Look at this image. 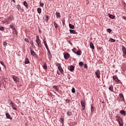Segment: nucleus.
Instances as JSON below:
<instances>
[{
    "label": "nucleus",
    "mask_w": 126,
    "mask_h": 126,
    "mask_svg": "<svg viewBox=\"0 0 126 126\" xmlns=\"http://www.w3.org/2000/svg\"><path fill=\"white\" fill-rule=\"evenodd\" d=\"M12 20H14V17H13V15H11L7 19H5V21H4V22L3 23H7V24H8L9 22H11Z\"/></svg>",
    "instance_id": "f257e3e1"
},
{
    "label": "nucleus",
    "mask_w": 126,
    "mask_h": 126,
    "mask_svg": "<svg viewBox=\"0 0 126 126\" xmlns=\"http://www.w3.org/2000/svg\"><path fill=\"white\" fill-rule=\"evenodd\" d=\"M9 28H10V29H12L13 34H15V35H16V36H17V31H16V29H15L13 23H12L11 25H9Z\"/></svg>",
    "instance_id": "f03ea898"
},
{
    "label": "nucleus",
    "mask_w": 126,
    "mask_h": 126,
    "mask_svg": "<svg viewBox=\"0 0 126 126\" xmlns=\"http://www.w3.org/2000/svg\"><path fill=\"white\" fill-rule=\"evenodd\" d=\"M55 64H56V66L58 67V69L60 71L61 73L63 74V69L62 67V64L60 63H56Z\"/></svg>",
    "instance_id": "7ed1b4c3"
},
{
    "label": "nucleus",
    "mask_w": 126,
    "mask_h": 126,
    "mask_svg": "<svg viewBox=\"0 0 126 126\" xmlns=\"http://www.w3.org/2000/svg\"><path fill=\"white\" fill-rule=\"evenodd\" d=\"M10 105L13 110H15V111H17V108L15 107V106H16L14 103H13V102L12 101L10 100Z\"/></svg>",
    "instance_id": "20e7f679"
},
{
    "label": "nucleus",
    "mask_w": 126,
    "mask_h": 126,
    "mask_svg": "<svg viewBox=\"0 0 126 126\" xmlns=\"http://www.w3.org/2000/svg\"><path fill=\"white\" fill-rule=\"evenodd\" d=\"M16 8H17L18 11H20V12H24V9L22 8L20 5H17Z\"/></svg>",
    "instance_id": "39448f33"
},
{
    "label": "nucleus",
    "mask_w": 126,
    "mask_h": 126,
    "mask_svg": "<svg viewBox=\"0 0 126 126\" xmlns=\"http://www.w3.org/2000/svg\"><path fill=\"white\" fill-rule=\"evenodd\" d=\"M12 77L15 82H19V78H18V77H17L15 75H12Z\"/></svg>",
    "instance_id": "423d86ee"
},
{
    "label": "nucleus",
    "mask_w": 126,
    "mask_h": 126,
    "mask_svg": "<svg viewBox=\"0 0 126 126\" xmlns=\"http://www.w3.org/2000/svg\"><path fill=\"white\" fill-rule=\"evenodd\" d=\"M81 104L82 107V110H83V111H84V110H85V102L84 101H81Z\"/></svg>",
    "instance_id": "0eeeda50"
},
{
    "label": "nucleus",
    "mask_w": 126,
    "mask_h": 126,
    "mask_svg": "<svg viewBox=\"0 0 126 126\" xmlns=\"http://www.w3.org/2000/svg\"><path fill=\"white\" fill-rule=\"evenodd\" d=\"M95 74L97 78H100V70H96L95 72Z\"/></svg>",
    "instance_id": "6e6552de"
},
{
    "label": "nucleus",
    "mask_w": 126,
    "mask_h": 126,
    "mask_svg": "<svg viewBox=\"0 0 126 126\" xmlns=\"http://www.w3.org/2000/svg\"><path fill=\"white\" fill-rule=\"evenodd\" d=\"M69 54L66 53L65 54H64V58L65 59V60H68V59H69Z\"/></svg>",
    "instance_id": "1a4fd4ad"
},
{
    "label": "nucleus",
    "mask_w": 126,
    "mask_h": 126,
    "mask_svg": "<svg viewBox=\"0 0 126 126\" xmlns=\"http://www.w3.org/2000/svg\"><path fill=\"white\" fill-rule=\"evenodd\" d=\"M122 50L123 54H124V55H126V48L125 47V46L122 45Z\"/></svg>",
    "instance_id": "9d476101"
},
{
    "label": "nucleus",
    "mask_w": 126,
    "mask_h": 126,
    "mask_svg": "<svg viewBox=\"0 0 126 126\" xmlns=\"http://www.w3.org/2000/svg\"><path fill=\"white\" fill-rule=\"evenodd\" d=\"M5 115H6V119H9L11 121V120H12V117H11V116H10V114H8V113H6Z\"/></svg>",
    "instance_id": "9b49d317"
},
{
    "label": "nucleus",
    "mask_w": 126,
    "mask_h": 126,
    "mask_svg": "<svg viewBox=\"0 0 126 126\" xmlns=\"http://www.w3.org/2000/svg\"><path fill=\"white\" fill-rule=\"evenodd\" d=\"M72 51L73 52H74V54H76V55H77V56H81V51L80 50H78L76 52H74L73 51V49L72 50Z\"/></svg>",
    "instance_id": "f8f14e48"
},
{
    "label": "nucleus",
    "mask_w": 126,
    "mask_h": 126,
    "mask_svg": "<svg viewBox=\"0 0 126 126\" xmlns=\"http://www.w3.org/2000/svg\"><path fill=\"white\" fill-rule=\"evenodd\" d=\"M90 47L91 49H92V50H94L95 49L94 44H93V43H92V42H91L90 43Z\"/></svg>",
    "instance_id": "ddd939ff"
},
{
    "label": "nucleus",
    "mask_w": 126,
    "mask_h": 126,
    "mask_svg": "<svg viewBox=\"0 0 126 126\" xmlns=\"http://www.w3.org/2000/svg\"><path fill=\"white\" fill-rule=\"evenodd\" d=\"M43 43H44V45L45 46L46 49H49V47H48V44H47V41H46L45 40V39H44L43 40Z\"/></svg>",
    "instance_id": "4468645a"
},
{
    "label": "nucleus",
    "mask_w": 126,
    "mask_h": 126,
    "mask_svg": "<svg viewBox=\"0 0 126 126\" xmlns=\"http://www.w3.org/2000/svg\"><path fill=\"white\" fill-rule=\"evenodd\" d=\"M69 67L70 69H69V70H70V71H73L75 67L74 66V65H71L69 66Z\"/></svg>",
    "instance_id": "2eb2a0df"
},
{
    "label": "nucleus",
    "mask_w": 126,
    "mask_h": 126,
    "mask_svg": "<svg viewBox=\"0 0 126 126\" xmlns=\"http://www.w3.org/2000/svg\"><path fill=\"white\" fill-rule=\"evenodd\" d=\"M119 97H120V98L122 100V101H125V97H124V94H120Z\"/></svg>",
    "instance_id": "dca6fc26"
},
{
    "label": "nucleus",
    "mask_w": 126,
    "mask_h": 126,
    "mask_svg": "<svg viewBox=\"0 0 126 126\" xmlns=\"http://www.w3.org/2000/svg\"><path fill=\"white\" fill-rule=\"evenodd\" d=\"M69 32L70 34H77V32L74 30H69Z\"/></svg>",
    "instance_id": "f3484780"
},
{
    "label": "nucleus",
    "mask_w": 126,
    "mask_h": 126,
    "mask_svg": "<svg viewBox=\"0 0 126 126\" xmlns=\"http://www.w3.org/2000/svg\"><path fill=\"white\" fill-rule=\"evenodd\" d=\"M120 114H121V115H122L123 116H126V111L125 110H121L120 111Z\"/></svg>",
    "instance_id": "a211bd4d"
},
{
    "label": "nucleus",
    "mask_w": 126,
    "mask_h": 126,
    "mask_svg": "<svg viewBox=\"0 0 126 126\" xmlns=\"http://www.w3.org/2000/svg\"><path fill=\"white\" fill-rule=\"evenodd\" d=\"M108 16H109V18H111V19H115V15H113L109 13Z\"/></svg>",
    "instance_id": "6ab92c4d"
},
{
    "label": "nucleus",
    "mask_w": 126,
    "mask_h": 126,
    "mask_svg": "<svg viewBox=\"0 0 126 126\" xmlns=\"http://www.w3.org/2000/svg\"><path fill=\"white\" fill-rule=\"evenodd\" d=\"M25 64H28V63H30V61H29V59L28 58H26L25 59Z\"/></svg>",
    "instance_id": "aec40b11"
},
{
    "label": "nucleus",
    "mask_w": 126,
    "mask_h": 126,
    "mask_svg": "<svg viewBox=\"0 0 126 126\" xmlns=\"http://www.w3.org/2000/svg\"><path fill=\"white\" fill-rule=\"evenodd\" d=\"M117 121L118 123H119V122H123V118L121 117V116H118L117 117Z\"/></svg>",
    "instance_id": "412c9836"
},
{
    "label": "nucleus",
    "mask_w": 126,
    "mask_h": 126,
    "mask_svg": "<svg viewBox=\"0 0 126 126\" xmlns=\"http://www.w3.org/2000/svg\"><path fill=\"white\" fill-rule=\"evenodd\" d=\"M113 89H114V87L113 86V85H111L109 88V90H110V91H112V92H114Z\"/></svg>",
    "instance_id": "4be33fe9"
},
{
    "label": "nucleus",
    "mask_w": 126,
    "mask_h": 126,
    "mask_svg": "<svg viewBox=\"0 0 126 126\" xmlns=\"http://www.w3.org/2000/svg\"><path fill=\"white\" fill-rule=\"evenodd\" d=\"M23 4L25 6H26V8H28V3H27V2H26V1H24L23 2Z\"/></svg>",
    "instance_id": "5701e85b"
},
{
    "label": "nucleus",
    "mask_w": 126,
    "mask_h": 126,
    "mask_svg": "<svg viewBox=\"0 0 126 126\" xmlns=\"http://www.w3.org/2000/svg\"><path fill=\"white\" fill-rule=\"evenodd\" d=\"M69 27L70 29H74V25L71 24H69Z\"/></svg>",
    "instance_id": "b1692460"
},
{
    "label": "nucleus",
    "mask_w": 126,
    "mask_h": 126,
    "mask_svg": "<svg viewBox=\"0 0 126 126\" xmlns=\"http://www.w3.org/2000/svg\"><path fill=\"white\" fill-rule=\"evenodd\" d=\"M36 42L37 43V46H38V47H42V44H41V40L36 41Z\"/></svg>",
    "instance_id": "393cba45"
},
{
    "label": "nucleus",
    "mask_w": 126,
    "mask_h": 126,
    "mask_svg": "<svg viewBox=\"0 0 126 126\" xmlns=\"http://www.w3.org/2000/svg\"><path fill=\"white\" fill-rule=\"evenodd\" d=\"M31 54L32 56H36V53H35L34 51L32 50V49H31Z\"/></svg>",
    "instance_id": "a878e982"
},
{
    "label": "nucleus",
    "mask_w": 126,
    "mask_h": 126,
    "mask_svg": "<svg viewBox=\"0 0 126 126\" xmlns=\"http://www.w3.org/2000/svg\"><path fill=\"white\" fill-rule=\"evenodd\" d=\"M112 78L114 80H115V81H117V79H118V78L117 75H115L113 76Z\"/></svg>",
    "instance_id": "bb28decb"
},
{
    "label": "nucleus",
    "mask_w": 126,
    "mask_h": 126,
    "mask_svg": "<svg viewBox=\"0 0 126 126\" xmlns=\"http://www.w3.org/2000/svg\"><path fill=\"white\" fill-rule=\"evenodd\" d=\"M43 68H44V69H48V67L47 66V63H44Z\"/></svg>",
    "instance_id": "cd10ccee"
},
{
    "label": "nucleus",
    "mask_w": 126,
    "mask_h": 126,
    "mask_svg": "<svg viewBox=\"0 0 126 126\" xmlns=\"http://www.w3.org/2000/svg\"><path fill=\"white\" fill-rule=\"evenodd\" d=\"M56 17H57V18H61V13L57 12H56Z\"/></svg>",
    "instance_id": "c85d7f7f"
},
{
    "label": "nucleus",
    "mask_w": 126,
    "mask_h": 126,
    "mask_svg": "<svg viewBox=\"0 0 126 126\" xmlns=\"http://www.w3.org/2000/svg\"><path fill=\"white\" fill-rule=\"evenodd\" d=\"M37 11L39 14H41V12H42V9L41 8H38Z\"/></svg>",
    "instance_id": "c756f323"
},
{
    "label": "nucleus",
    "mask_w": 126,
    "mask_h": 126,
    "mask_svg": "<svg viewBox=\"0 0 126 126\" xmlns=\"http://www.w3.org/2000/svg\"><path fill=\"white\" fill-rule=\"evenodd\" d=\"M94 110H95V107L94 106H91V113H93L94 112Z\"/></svg>",
    "instance_id": "7c9ffc66"
},
{
    "label": "nucleus",
    "mask_w": 126,
    "mask_h": 126,
    "mask_svg": "<svg viewBox=\"0 0 126 126\" xmlns=\"http://www.w3.org/2000/svg\"><path fill=\"white\" fill-rule=\"evenodd\" d=\"M60 121H61V123H62V125H64V119L63 118H60Z\"/></svg>",
    "instance_id": "2f4dec72"
},
{
    "label": "nucleus",
    "mask_w": 126,
    "mask_h": 126,
    "mask_svg": "<svg viewBox=\"0 0 126 126\" xmlns=\"http://www.w3.org/2000/svg\"><path fill=\"white\" fill-rule=\"evenodd\" d=\"M67 116H70V117H71V116L72 115V113H71V112L68 111L67 113Z\"/></svg>",
    "instance_id": "473e14b6"
},
{
    "label": "nucleus",
    "mask_w": 126,
    "mask_h": 126,
    "mask_svg": "<svg viewBox=\"0 0 126 126\" xmlns=\"http://www.w3.org/2000/svg\"><path fill=\"white\" fill-rule=\"evenodd\" d=\"M118 123H119V126H124V122H123V121L119 122Z\"/></svg>",
    "instance_id": "72a5a7b5"
},
{
    "label": "nucleus",
    "mask_w": 126,
    "mask_h": 126,
    "mask_svg": "<svg viewBox=\"0 0 126 126\" xmlns=\"http://www.w3.org/2000/svg\"><path fill=\"white\" fill-rule=\"evenodd\" d=\"M47 50L48 56H52V54H51V52L50 51V49L49 48L46 49Z\"/></svg>",
    "instance_id": "f704fd0d"
},
{
    "label": "nucleus",
    "mask_w": 126,
    "mask_h": 126,
    "mask_svg": "<svg viewBox=\"0 0 126 126\" xmlns=\"http://www.w3.org/2000/svg\"><path fill=\"white\" fill-rule=\"evenodd\" d=\"M109 41L112 43H114V42H116V39H114V38H110Z\"/></svg>",
    "instance_id": "c9c22d12"
},
{
    "label": "nucleus",
    "mask_w": 126,
    "mask_h": 126,
    "mask_svg": "<svg viewBox=\"0 0 126 126\" xmlns=\"http://www.w3.org/2000/svg\"><path fill=\"white\" fill-rule=\"evenodd\" d=\"M0 31H4V27L0 26Z\"/></svg>",
    "instance_id": "e433bc0d"
},
{
    "label": "nucleus",
    "mask_w": 126,
    "mask_h": 126,
    "mask_svg": "<svg viewBox=\"0 0 126 126\" xmlns=\"http://www.w3.org/2000/svg\"><path fill=\"white\" fill-rule=\"evenodd\" d=\"M112 29H107V32H108V33H111L112 32Z\"/></svg>",
    "instance_id": "4c0bfd02"
},
{
    "label": "nucleus",
    "mask_w": 126,
    "mask_h": 126,
    "mask_svg": "<svg viewBox=\"0 0 126 126\" xmlns=\"http://www.w3.org/2000/svg\"><path fill=\"white\" fill-rule=\"evenodd\" d=\"M54 24L55 28H58V24L56 22H54Z\"/></svg>",
    "instance_id": "58836bf2"
},
{
    "label": "nucleus",
    "mask_w": 126,
    "mask_h": 126,
    "mask_svg": "<svg viewBox=\"0 0 126 126\" xmlns=\"http://www.w3.org/2000/svg\"><path fill=\"white\" fill-rule=\"evenodd\" d=\"M72 93H75V89L74 87H72L71 90Z\"/></svg>",
    "instance_id": "ea45409f"
},
{
    "label": "nucleus",
    "mask_w": 126,
    "mask_h": 126,
    "mask_svg": "<svg viewBox=\"0 0 126 126\" xmlns=\"http://www.w3.org/2000/svg\"><path fill=\"white\" fill-rule=\"evenodd\" d=\"M39 41H40V38H39V36H36V42H38Z\"/></svg>",
    "instance_id": "a19ab883"
},
{
    "label": "nucleus",
    "mask_w": 126,
    "mask_h": 126,
    "mask_svg": "<svg viewBox=\"0 0 126 126\" xmlns=\"http://www.w3.org/2000/svg\"><path fill=\"white\" fill-rule=\"evenodd\" d=\"M79 65H80V66H82V65H83V62H79Z\"/></svg>",
    "instance_id": "79ce46f5"
},
{
    "label": "nucleus",
    "mask_w": 126,
    "mask_h": 126,
    "mask_svg": "<svg viewBox=\"0 0 126 126\" xmlns=\"http://www.w3.org/2000/svg\"><path fill=\"white\" fill-rule=\"evenodd\" d=\"M3 45L4 47H6V45H7V43H6V42H5V41H4L3 42Z\"/></svg>",
    "instance_id": "37998d69"
},
{
    "label": "nucleus",
    "mask_w": 126,
    "mask_h": 126,
    "mask_svg": "<svg viewBox=\"0 0 126 126\" xmlns=\"http://www.w3.org/2000/svg\"><path fill=\"white\" fill-rule=\"evenodd\" d=\"M45 17L46 18V22H47L48 21H49V16L46 15Z\"/></svg>",
    "instance_id": "c03bdc74"
},
{
    "label": "nucleus",
    "mask_w": 126,
    "mask_h": 126,
    "mask_svg": "<svg viewBox=\"0 0 126 126\" xmlns=\"http://www.w3.org/2000/svg\"><path fill=\"white\" fill-rule=\"evenodd\" d=\"M25 41L28 43H29V39H28V38H25Z\"/></svg>",
    "instance_id": "a18cd8bd"
},
{
    "label": "nucleus",
    "mask_w": 126,
    "mask_h": 126,
    "mask_svg": "<svg viewBox=\"0 0 126 126\" xmlns=\"http://www.w3.org/2000/svg\"><path fill=\"white\" fill-rule=\"evenodd\" d=\"M0 63L2 65H4V63L2 61H0Z\"/></svg>",
    "instance_id": "49530a36"
},
{
    "label": "nucleus",
    "mask_w": 126,
    "mask_h": 126,
    "mask_svg": "<svg viewBox=\"0 0 126 126\" xmlns=\"http://www.w3.org/2000/svg\"><path fill=\"white\" fill-rule=\"evenodd\" d=\"M40 6H41V7H43V6H44V3H40Z\"/></svg>",
    "instance_id": "de8ad7c7"
},
{
    "label": "nucleus",
    "mask_w": 126,
    "mask_h": 126,
    "mask_svg": "<svg viewBox=\"0 0 126 126\" xmlns=\"http://www.w3.org/2000/svg\"><path fill=\"white\" fill-rule=\"evenodd\" d=\"M84 68H88V66L87 65V64H85Z\"/></svg>",
    "instance_id": "09e8293b"
},
{
    "label": "nucleus",
    "mask_w": 126,
    "mask_h": 126,
    "mask_svg": "<svg viewBox=\"0 0 126 126\" xmlns=\"http://www.w3.org/2000/svg\"><path fill=\"white\" fill-rule=\"evenodd\" d=\"M69 101H70V100L68 99H66L65 100V102H67V103H69Z\"/></svg>",
    "instance_id": "8fccbe9b"
},
{
    "label": "nucleus",
    "mask_w": 126,
    "mask_h": 126,
    "mask_svg": "<svg viewBox=\"0 0 126 126\" xmlns=\"http://www.w3.org/2000/svg\"><path fill=\"white\" fill-rule=\"evenodd\" d=\"M122 18H123V19H124V20H126V16H123Z\"/></svg>",
    "instance_id": "3c124183"
},
{
    "label": "nucleus",
    "mask_w": 126,
    "mask_h": 126,
    "mask_svg": "<svg viewBox=\"0 0 126 126\" xmlns=\"http://www.w3.org/2000/svg\"><path fill=\"white\" fill-rule=\"evenodd\" d=\"M69 44H70V45H71V46H72L73 44H72V43H71V42L70 41H69Z\"/></svg>",
    "instance_id": "603ef678"
},
{
    "label": "nucleus",
    "mask_w": 126,
    "mask_h": 126,
    "mask_svg": "<svg viewBox=\"0 0 126 126\" xmlns=\"http://www.w3.org/2000/svg\"><path fill=\"white\" fill-rule=\"evenodd\" d=\"M116 81V82H120V80H119V78H118V79H116V81Z\"/></svg>",
    "instance_id": "864d4df0"
},
{
    "label": "nucleus",
    "mask_w": 126,
    "mask_h": 126,
    "mask_svg": "<svg viewBox=\"0 0 126 126\" xmlns=\"http://www.w3.org/2000/svg\"><path fill=\"white\" fill-rule=\"evenodd\" d=\"M32 46L33 47L34 46V44L33 43V42L31 43Z\"/></svg>",
    "instance_id": "5fc2aeb1"
},
{
    "label": "nucleus",
    "mask_w": 126,
    "mask_h": 126,
    "mask_svg": "<svg viewBox=\"0 0 126 126\" xmlns=\"http://www.w3.org/2000/svg\"><path fill=\"white\" fill-rule=\"evenodd\" d=\"M12 1H13V3H15V2H16L15 0H12Z\"/></svg>",
    "instance_id": "6e6d98bb"
},
{
    "label": "nucleus",
    "mask_w": 126,
    "mask_h": 126,
    "mask_svg": "<svg viewBox=\"0 0 126 126\" xmlns=\"http://www.w3.org/2000/svg\"><path fill=\"white\" fill-rule=\"evenodd\" d=\"M3 66L4 67V68H6V66H5V65H4H4H3Z\"/></svg>",
    "instance_id": "4d7b16f0"
},
{
    "label": "nucleus",
    "mask_w": 126,
    "mask_h": 126,
    "mask_svg": "<svg viewBox=\"0 0 126 126\" xmlns=\"http://www.w3.org/2000/svg\"><path fill=\"white\" fill-rule=\"evenodd\" d=\"M39 33H41V32H42L41 31V30H40V29H39Z\"/></svg>",
    "instance_id": "13d9d810"
},
{
    "label": "nucleus",
    "mask_w": 126,
    "mask_h": 126,
    "mask_svg": "<svg viewBox=\"0 0 126 126\" xmlns=\"http://www.w3.org/2000/svg\"><path fill=\"white\" fill-rule=\"evenodd\" d=\"M1 87V83H0V88Z\"/></svg>",
    "instance_id": "bf43d9fd"
},
{
    "label": "nucleus",
    "mask_w": 126,
    "mask_h": 126,
    "mask_svg": "<svg viewBox=\"0 0 126 126\" xmlns=\"http://www.w3.org/2000/svg\"><path fill=\"white\" fill-rule=\"evenodd\" d=\"M57 73H58V74H59V75H60V73H59V72H57Z\"/></svg>",
    "instance_id": "052dcab7"
},
{
    "label": "nucleus",
    "mask_w": 126,
    "mask_h": 126,
    "mask_svg": "<svg viewBox=\"0 0 126 126\" xmlns=\"http://www.w3.org/2000/svg\"><path fill=\"white\" fill-rule=\"evenodd\" d=\"M0 70H1V68L0 66Z\"/></svg>",
    "instance_id": "680f3d73"
},
{
    "label": "nucleus",
    "mask_w": 126,
    "mask_h": 126,
    "mask_svg": "<svg viewBox=\"0 0 126 126\" xmlns=\"http://www.w3.org/2000/svg\"><path fill=\"white\" fill-rule=\"evenodd\" d=\"M63 24H64V22H63Z\"/></svg>",
    "instance_id": "e2e57ef3"
},
{
    "label": "nucleus",
    "mask_w": 126,
    "mask_h": 126,
    "mask_svg": "<svg viewBox=\"0 0 126 126\" xmlns=\"http://www.w3.org/2000/svg\"><path fill=\"white\" fill-rule=\"evenodd\" d=\"M62 126H63V124H62Z\"/></svg>",
    "instance_id": "0e129e2a"
},
{
    "label": "nucleus",
    "mask_w": 126,
    "mask_h": 126,
    "mask_svg": "<svg viewBox=\"0 0 126 126\" xmlns=\"http://www.w3.org/2000/svg\"><path fill=\"white\" fill-rule=\"evenodd\" d=\"M14 31V33H15L16 31Z\"/></svg>",
    "instance_id": "69168bd1"
},
{
    "label": "nucleus",
    "mask_w": 126,
    "mask_h": 126,
    "mask_svg": "<svg viewBox=\"0 0 126 126\" xmlns=\"http://www.w3.org/2000/svg\"><path fill=\"white\" fill-rule=\"evenodd\" d=\"M21 114H22V115H23V113H21Z\"/></svg>",
    "instance_id": "338daca9"
},
{
    "label": "nucleus",
    "mask_w": 126,
    "mask_h": 126,
    "mask_svg": "<svg viewBox=\"0 0 126 126\" xmlns=\"http://www.w3.org/2000/svg\"><path fill=\"white\" fill-rule=\"evenodd\" d=\"M102 103H104V101H102Z\"/></svg>",
    "instance_id": "774afa93"
}]
</instances>
